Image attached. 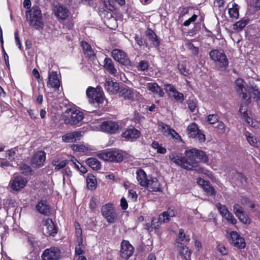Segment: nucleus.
I'll list each match as a JSON object with an SVG mask.
<instances>
[{
    "label": "nucleus",
    "instance_id": "f257e3e1",
    "mask_svg": "<svg viewBox=\"0 0 260 260\" xmlns=\"http://www.w3.org/2000/svg\"><path fill=\"white\" fill-rule=\"evenodd\" d=\"M185 156L180 157L174 153L170 155L169 158L171 161L181 168L186 170H192L198 166L200 161L206 162L208 158L204 152L196 149H191L186 150Z\"/></svg>",
    "mask_w": 260,
    "mask_h": 260
},
{
    "label": "nucleus",
    "instance_id": "f03ea898",
    "mask_svg": "<svg viewBox=\"0 0 260 260\" xmlns=\"http://www.w3.org/2000/svg\"><path fill=\"white\" fill-rule=\"evenodd\" d=\"M26 20L30 26L36 29L43 28L44 23L40 8L38 6H34L30 9L26 11Z\"/></svg>",
    "mask_w": 260,
    "mask_h": 260
},
{
    "label": "nucleus",
    "instance_id": "7ed1b4c3",
    "mask_svg": "<svg viewBox=\"0 0 260 260\" xmlns=\"http://www.w3.org/2000/svg\"><path fill=\"white\" fill-rule=\"evenodd\" d=\"M101 214L110 223L115 222L118 219V213L114 205L111 203H107L102 206Z\"/></svg>",
    "mask_w": 260,
    "mask_h": 260
},
{
    "label": "nucleus",
    "instance_id": "20e7f679",
    "mask_svg": "<svg viewBox=\"0 0 260 260\" xmlns=\"http://www.w3.org/2000/svg\"><path fill=\"white\" fill-rule=\"evenodd\" d=\"M86 93L90 104H102L104 101V93L100 89L89 86Z\"/></svg>",
    "mask_w": 260,
    "mask_h": 260
},
{
    "label": "nucleus",
    "instance_id": "39448f33",
    "mask_svg": "<svg viewBox=\"0 0 260 260\" xmlns=\"http://www.w3.org/2000/svg\"><path fill=\"white\" fill-rule=\"evenodd\" d=\"M209 55L211 60L216 62L220 68L228 67L229 60L223 51L214 49L210 52Z\"/></svg>",
    "mask_w": 260,
    "mask_h": 260
},
{
    "label": "nucleus",
    "instance_id": "423d86ee",
    "mask_svg": "<svg viewBox=\"0 0 260 260\" xmlns=\"http://www.w3.org/2000/svg\"><path fill=\"white\" fill-rule=\"evenodd\" d=\"M177 214V211L174 207L168 208L167 211L163 212L160 214L157 219V224H155L154 220H153V224L154 229H158L161 223H167L170 221L171 217H174Z\"/></svg>",
    "mask_w": 260,
    "mask_h": 260
},
{
    "label": "nucleus",
    "instance_id": "0eeeda50",
    "mask_svg": "<svg viewBox=\"0 0 260 260\" xmlns=\"http://www.w3.org/2000/svg\"><path fill=\"white\" fill-rule=\"evenodd\" d=\"M61 254V251L59 248L52 246L43 251L41 258L42 260H59Z\"/></svg>",
    "mask_w": 260,
    "mask_h": 260
},
{
    "label": "nucleus",
    "instance_id": "6e6552de",
    "mask_svg": "<svg viewBox=\"0 0 260 260\" xmlns=\"http://www.w3.org/2000/svg\"><path fill=\"white\" fill-rule=\"evenodd\" d=\"M189 137L196 139L200 142H203L206 140V137L201 130H200L198 125L195 123L190 124L187 128Z\"/></svg>",
    "mask_w": 260,
    "mask_h": 260
},
{
    "label": "nucleus",
    "instance_id": "1a4fd4ad",
    "mask_svg": "<svg viewBox=\"0 0 260 260\" xmlns=\"http://www.w3.org/2000/svg\"><path fill=\"white\" fill-rule=\"evenodd\" d=\"M101 157L106 161L120 162L123 160V153L119 150L109 151L101 154Z\"/></svg>",
    "mask_w": 260,
    "mask_h": 260
},
{
    "label": "nucleus",
    "instance_id": "9d476101",
    "mask_svg": "<svg viewBox=\"0 0 260 260\" xmlns=\"http://www.w3.org/2000/svg\"><path fill=\"white\" fill-rule=\"evenodd\" d=\"M65 119V122L71 125H76L81 122L84 117L82 112L70 110Z\"/></svg>",
    "mask_w": 260,
    "mask_h": 260
},
{
    "label": "nucleus",
    "instance_id": "9b49d317",
    "mask_svg": "<svg viewBox=\"0 0 260 260\" xmlns=\"http://www.w3.org/2000/svg\"><path fill=\"white\" fill-rule=\"evenodd\" d=\"M100 128L103 132L115 134L119 131V126L116 121H106L102 123Z\"/></svg>",
    "mask_w": 260,
    "mask_h": 260
},
{
    "label": "nucleus",
    "instance_id": "f8f14e48",
    "mask_svg": "<svg viewBox=\"0 0 260 260\" xmlns=\"http://www.w3.org/2000/svg\"><path fill=\"white\" fill-rule=\"evenodd\" d=\"M27 183V180L21 176L14 177L10 182L11 188L13 190L19 191L24 187Z\"/></svg>",
    "mask_w": 260,
    "mask_h": 260
},
{
    "label": "nucleus",
    "instance_id": "ddd939ff",
    "mask_svg": "<svg viewBox=\"0 0 260 260\" xmlns=\"http://www.w3.org/2000/svg\"><path fill=\"white\" fill-rule=\"evenodd\" d=\"M112 57L119 63L126 64L129 62V60L126 53L122 50L114 49L111 52Z\"/></svg>",
    "mask_w": 260,
    "mask_h": 260
},
{
    "label": "nucleus",
    "instance_id": "4468645a",
    "mask_svg": "<svg viewBox=\"0 0 260 260\" xmlns=\"http://www.w3.org/2000/svg\"><path fill=\"white\" fill-rule=\"evenodd\" d=\"M134 252V247L128 241H123L121 244L120 255L122 257L127 259Z\"/></svg>",
    "mask_w": 260,
    "mask_h": 260
},
{
    "label": "nucleus",
    "instance_id": "2eb2a0df",
    "mask_svg": "<svg viewBox=\"0 0 260 260\" xmlns=\"http://www.w3.org/2000/svg\"><path fill=\"white\" fill-rule=\"evenodd\" d=\"M230 237L232 244L236 247L242 249L245 247V240L241 237L237 232H232Z\"/></svg>",
    "mask_w": 260,
    "mask_h": 260
},
{
    "label": "nucleus",
    "instance_id": "dca6fc26",
    "mask_svg": "<svg viewBox=\"0 0 260 260\" xmlns=\"http://www.w3.org/2000/svg\"><path fill=\"white\" fill-rule=\"evenodd\" d=\"M198 184L202 186L204 191L210 196H214L216 194V191L214 187L211 186L209 181L205 180L202 178H199L197 179Z\"/></svg>",
    "mask_w": 260,
    "mask_h": 260
},
{
    "label": "nucleus",
    "instance_id": "f3484780",
    "mask_svg": "<svg viewBox=\"0 0 260 260\" xmlns=\"http://www.w3.org/2000/svg\"><path fill=\"white\" fill-rule=\"evenodd\" d=\"M46 153L45 152L39 151L34 154L32 158V163L36 167H40L44 165Z\"/></svg>",
    "mask_w": 260,
    "mask_h": 260
},
{
    "label": "nucleus",
    "instance_id": "a211bd4d",
    "mask_svg": "<svg viewBox=\"0 0 260 260\" xmlns=\"http://www.w3.org/2000/svg\"><path fill=\"white\" fill-rule=\"evenodd\" d=\"M122 136L127 140L133 141L140 137V132L135 128H128L122 133Z\"/></svg>",
    "mask_w": 260,
    "mask_h": 260
},
{
    "label": "nucleus",
    "instance_id": "6ab92c4d",
    "mask_svg": "<svg viewBox=\"0 0 260 260\" xmlns=\"http://www.w3.org/2000/svg\"><path fill=\"white\" fill-rule=\"evenodd\" d=\"M60 84V82L58 78L56 72H49L48 74V81L47 86L51 87L55 89H58Z\"/></svg>",
    "mask_w": 260,
    "mask_h": 260
},
{
    "label": "nucleus",
    "instance_id": "aec40b11",
    "mask_svg": "<svg viewBox=\"0 0 260 260\" xmlns=\"http://www.w3.org/2000/svg\"><path fill=\"white\" fill-rule=\"evenodd\" d=\"M105 88L108 92L111 94H115L119 90L118 83L116 82H113L109 78L106 80Z\"/></svg>",
    "mask_w": 260,
    "mask_h": 260
},
{
    "label": "nucleus",
    "instance_id": "412c9836",
    "mask_svg": "<svg viewBox=\"0 0 260 260\" xmlns=\"http://www.w3.org/2000/svg\"><path fill=\"white\" fill-rule=\"evenodd\" d=\"M103 67L107 72L110 74L114 76H116L117 75V70L115 68L114 64L110 58L106 57L105 58Z\"/></svg>",
    "mask_w": 260,
    "mask_h": 260
},
{
    "label": "nucleus",
    "instance_id": "4be33fe9",
    "mask_svg": "<svg viewBox=\"0 0 260 260\" xmlns=\"http://www.w3.org/2000/svg\"><path fill=\"white\" fill-rule=\"evenodd\" d=\"M45 234L47 236H54L57 232V228L55 226L52 220L48 218L45 221Z\"/></svg>",
    "mask_w": 260,
    "mask_h": 260
},
{
    "label": "nucleus",
    "instance_id": "5701e85b",
    "mask_svg": "<svg viewBox=\"0 0 260 260\" xmlns=\"http://www.w3.org/2000/svg\"><path fill=\"white\" fill-rule=\"evenodd\" d=\"M146 183L147 185H145L144 187H147L150 191H157L160 189V183L158 179L155 177L149 176V179L146 182Z\"/></svg>",
    "mask_w": 260,
    "mask_h": 260
},
{
    "label": "nucleus",
    "instance_id": "b1692460",
    "mask_svg": "<svg viewBox=\"0 0 260 260\" xmlns=\"http://www.w3.org/2000/svg\"><path fill=\"white\" fill-rule=\"evenodd\" d=\"M81 137L80 132H74L69 133L62 136V140L65 143H74L80 139Z\"/></svg>",
    "mask_w": 260,
    "mask_h": 260
},
{
    "label": "nucleus",
    "instance_id": "393cba45",
    "mask_svg": "<svg viewBox=\"0 0 260 260\" xmlns=\"http://www.w3.org/2000/svg\"><path fill=\"white\" fill-rule=\"evenodd\" d=\"M54 13L57 17L63 20L68 17L69 15V10L67 7L62 5H58L55 7Z\"/></svg>",
    "mask_w": 260,
    "mask_h": 260
},
{
    "label": "nucleus",
    "instance_id": "a878e982",
    "mask_svg": "<svg viewBox=\"0 0 260 260\" xmlns=\"http://www.w3.org/2000/svg\"><path fill=\"white\" fill-rule=\"evenodd\" d=\"M37 210L42 214L49 215L50 213V207L45 201L41 200L36 205Z\"/></svg>",
    "mask_w": 260,
    "mask_h": 260
},
{
    "label": "nucleus",
    "instance_id": "bb28decb",
    "mask_svg": "<svg viewBox=\"0 0 260 260\" xmlns=\"http://www.w3.org/2000/svg\"><path fill=\"white\" fill-rule=\"evenodd\" d=\"M148 89L153 93L158 94L160 97H163L165 93L161 88L156 83H148L147 85Z\"/></svg>",
    "mask_w": 260,
    "mask_h": 260
},
{
    "label": "nucleus",
    "instance_id": "cd10ccee",
    "mask_svg": "<svg viewBox=\"0 0 260 260\" xmlns=\"http://www.w3.org/2000/svg\"><path fill=\"white\" fill-rule=\"evenodd\" d=\"M137 179L139 184L142 186H145L147 185L146 182L149 179L147 176L146 173L141 169H138L136 172Z\"/></svg>",
    "mask_w": 260,
    "mask_h": 260
},
{
    "label": "nucleus",
    "instance_id": "c85d7f7f",
    "mask_svg": "<svg viewBox=\"0 0 260 260\" xmlns=\"http://www.w3.org/2000/svg\"><path fill=\"white\" fill-rule=\"evenodd\" d=\"M120 95L125 99L132 101L134 98L135 92L133 89L128 87H125L120 90Z\"/></svg>",
    "mask_w": 260,
    "mask_h": 260
},
{
    "label": "nucleus",
    "instance_id": "c756f323",
    "mask_svg": "<svg viewBox=\"0 0 260 260\" xmlns=\"http://www.w3.org/2000/svg\"><path fill=\"white\" fill-rule=\"evenodd\" d=\"M245 136L247 142L250 145L255 147H258L260 146L259 140L254 137L252 134L247 132L245 133Z\"/></svg>",
    "mask_w": 260,
    "mask_h": 260
},
{
    "label": "nucleus",
    "instance_id": "7c9ffc66",
    "mask_svg": "<svg viewBox=\"0 0 260 260\" xmlns=\"http://www.w3.org/2000/svg\"><path fill=\"white\" fill-rule=\"evenodd\" d=\"M81 46L86 57L89 58H94V52L90 45L86 42L82 41Z\"/></svg>",
    "mask_w": 260,
    "mask_h": 260
},
{
    "label": "nucleus",
    "instance_id": "2f4dec72",
    "mask_svg": "<svg viewBox=\"0 0 260 260\" xmlns=\"http://www.w3.org/2000/svg\"><path fill=\"white\" fill-rule=\"evenodd\" d=\"M146 36L148 37V40L151 41L153 45L158 48L160 45V42L158 40L157 35L154 31L151 29H149L146 31Z\"/></svg>",
    "mask_w": 260,
    "mask_h": 260
},
{
    "label": "nucleus",
    "instance_id": "473e14b6",
    "mask_svg": "<svg viewBox=\"0 0 260 260\" xmlns=\"http://www.w3.org/2000/svg\"><path fill=\"white\" fill-rule=\"evenodd\" d=\"M229 14L230 17L233 19H237L239 17L238 5L235 3H232L228 5Z\"/></svg>",
    "mask_w": 260,
    "mask_h": 260
},
{
    "label": "nucleus",
    "instance_id": "72a5a7b5",
    "mask_svg": "<svg viewBox=\"0 0 260 260\" xmlns=\"http://www.w3.org/2000/svg\"><path fill=\"white\" fill-rule=\"evenodd\" d=\"M239 112L242 117L245 119V120L248 124L252 125V120L248 116V114L247 113V107L246 105H241L240 107Z\"/></svg>",
    "mask_w": 260,
    "mask_h": 260
},
{
    "label": "nucleus",
    "instance_id": "f704fd0d",
    "mask_svg": "<svg viewBox=\"0 0 260 260\" xmlns=\"http://www.w3.org/2000/svg\"><path fill=\"white\" fill-rule=\"evenodd\" d=\"M87 187L90 190H94L96 187V180L95 176L92 174L88 175L86 178Z\"/></svg>",
    "mask_w": 260,
    "mask_h": 260
},
{
    "label": "nucleus",
    "instance_id": "c9c22d12",
    "mask_svg": "<svg viewBox=\"0 0 260 260\" xmlns=\"http://www.w3.org/2000/svg\"><path fill=\"white\" fill-rule=\"evenodd\" d=\"M249 19L243 18L235 23L233 25V29L237 31L242 30L247 24Z\"/></svg>",
    "mask_w": 260,
    "mask_h": 260
},
{
    "label": "nucleus",
    "instance_id": "e433bc0d",
    "mask_svg": "<svg viewBox=\"0 0 260 260\" xmlns=\"http://www.w3.org/2000/svg\"><path fill=\"white\" fill-rule=\"evenodd\" d=\"M86 164L92 169L98 170L101 168L100 162L95 158L91 157L87 159Z\"/></svg>",
    "mask_w": 260,
    "mask_h": 260
},
{
    "label": "nucleus",
    "instance_id": "4c0bfd02",
    "mask_svg": "<svg viewBox=\"0 0 260 260\" xmlns=\"http://www.w3.org/2000/svg\"><path fill=\"white\" fill-rule=\"evenodd\" d=\"M180 253L186 260L190 259L191 251L188 250V247L184 246H181L180 250Z\"/></svg>",
    "mask_w": 260,
    "mask_h": 260
},
{
    "label": "nucleus",
    "instance_id": "58836bf2",
    "mask_svg": "<svg viewBox=\"0 0 260 260\" xmlns=\"http://www.w3.org/2000/svg\"><path fill=\"white\" fill-rule=\"evenodd\" d=\"M198 101L194 98H190L187 101L188 107L190 109V111L193 112L195 109L197 108Z\"/></svg>",
    "mask_w": 260,
    "mask_h": 260
},
{
    "label": "nucleus",
    "instance_id": "ea45409f",
    "mask_svg": "<svg viewBox=\"0 0 260 260\" xmlns=\"http://www.w3.org/2000/svg\"><path fill=\"white\" fill-rule=\"evenodd\" d=\"M78 244L75 247V254L80 255L84 253L82 239L80 238L78 240Z\"/></svg>",
    "mask_w": 260,
    "mask_h": 260
},
{
    "label": "nucleus",
    "instance_id": "a19ab883",
    "mask_svg": "<svg viewBox=\"0 0 260 260\" xmlns=\"http://www.w3.org/2000/svg\"><path fill=\"white\" fill-rule=\"evenodd\" d=\"M151 146L152 148L155 149H156L157 152L160 154H165L167 152L166 149L165 147H163L159 144L156 142L154 141L152 143Z\"/></svg>",
    "mask_w": 260,
    "mask_h": 260
},
{
    "label": "nucleus",
    "instance_id": "79ce46f5",
    "mask_svg": "<svg viewBox=\"0 0 260 260\" xmlns=\"http://www.w3.org/2000/svg\"><path fill=\"white\" fill-rule=\"evenodd\" d=\"M236 216L243 223L246 224L250 222V219L245 212L237 215Z\"/></svg>",
    "mask_w": 260,
    "mask_h": 260
},
{
    "label": "nucleus",
    "instance_id": "37998d69",
    "mask_svg": "<svg viewBox=\"0 0 260 260\" xmlns=\"http://www.w3.org/2000/svg\"><path fill=\"white\" fill-rule=\"evenodd\" d=\"M175 101L178 102L182 103L184 100L183 94L177 90L171 95Z\"/></svg>",
    "mask_w": 260,
    "mask_h": 260
},
{
    "label": "nucleus",
    "instance_id": "c03bdc74",
    "mask_svg": "<svg viewBox=\"0 0 260 260\" xmlns=\"http://www.w3.org/2000/svg\"><path fill=\"white\" fill-rule=\"evenodd\" d=\"M235 84L238 92H243V90H246V88L244 86V81L242 79L239 78L237 79Z\"/></svg>",
    "mask_w": 260,
    "mask_h": 260
},
{
    "label": "nucleus",
    "instance_id": "a18cd8bd",
    "mask_svg": "<svg viewBox=\"0 0 260 260\" xmlns=\"http://www.w3.org/2000/svg\"><path fill=\"white\" fill-rule=\"evenodd\" d=\"M216 207L222 217L225 216L226 214L230 212L225 206L222 205L220 203L216 204Z\"/></svg>",
    "mask_w": 260,
    "mask_h": 260
},
{
    "label": "nucleus",
    "instance_id": "49530a36",
    "mask_svg": "<svg viewBox=\"0 0 260 260\" xmlns=\"http://www.w3.org/2000/svg\"><path fill=\"white\" fill-rule=\"evenodd\" d=\"M159 128L161 132L166 136H168V134L171 130L170 126L164 124V123H160L159 124Z\"/></svg>",
    "mask_w": 260,
    "mask_h": 260
},
{
    "label": "nucleus",
    "instance_id": "de8ad7c7",
    "mask_svg": "<svg viewBox=\"0 0 260 260\" xmlns=\"http://www.w3.org/2000/svg\"><path fill=\"white\" fill-rule=\"evenodd\" d=\"M223 217H224L228 222L232 224H235L237 223L236 219L230 212H229L228 213H226L225 216H224Z\"/></svg>",
    "mask_w": 260,
    "mask_h": 260
},
{
    "label": "nucleus",
    "instance_id": "09e8293b",
    "mask_svg": "<svg viewBox=\"0 0 260 260\" xmlns=\"http://www.w3.org/2000/svg\"><path fill=\"white\" fill-rule=\"evenodd\" d=\"M164 89L167 93L171 96L176 90L175 86L171 84H166L164 85Z\"/></svg>",
    "mask_w": 260,
    "mask_h": 260
},
{
    "label": "nucleus",
    "instance_id": "8fccbe9b",
    "mask_svg": "<svg viewBox=\"0 0 260 260\" xmlns=\"http://www.w3.org/2000/svg\"><path fill=\"white\" fill-rule=\"evenodd\" d=\"M178 70L180 74L185 76H187L189 73V71L186 70V66L183 63H179L178 66Z\"/></svg>",
    "mask_w": 260,
    "mask_h": 260
},
{
    "label": "nucleus",
    "instance_id": "3c124183",
    "mask_svg": "<svg viewBox=\"0 0 260 260\" xmlns=\"http://www.w3.org/2000/svg\"><path fill=\"white\" fill-rule=\"evenodd\" d=\"M179 238L182 242H188L190 240L189 236H186L184 233V231L182 229L179 230Z\"/></svg>",
    "mask_w": 260,
    "mask_h": 260
},
{
    "label": "nucleus",
    "instance_id": "603ef678",
    "mask_svg": "<svg viewBox=\"0 0 260 260\" xmlns=\"http://www.w3.org/2000/svg\"><path fill=\"white\" fill-rule=\"evenodd\" d=\"M219 117L217 114H211L207 117V121L210 124H214L218 122Z\"/></svg>",
    "mask_w": 260,
    "mask_h": 260
},
{
    "label": "nucleus",
    "instance_id": "864d4df0",
    "mask_svg": "<svg viewBox=\"0 0 260 260\" xmlns=\"http://www.w3.org/2000/svg\"><path fill=\"white\" fill-rule=\"evenodd\" d=\"M16 151H17V149L16 148H14L9 150L7 152V156L10 160L12 161L15 159V156L16 153Z\"/></svg>",
    "mask_w": 260,
    "mask_h": 260
},
{
    "label": "nucleus",
    "instance_id": "5fc2aeb1",
    "mask_svg": "<svg viewBox=\"0 0 260 260\" xmlns=\"http://www.w3.org/2000/svg\"><path fill=\"white\" fill-rule=\"evenodd\" d=\"M217 129L219 131V133L223 134L225 133L226 127L224 123L222 121L218 122V124L216 126Z\"/></svg>",
    "mask_w": 260,
    "mask_h": 260
},
{
    "label": "nucleus",
    "instance_id": "6e6d98bb",
    "mask_svg": "<svg viewBox=\"0 0 260 260\" xmlns=\"http://www.w3.org/2000/svg\"><path fill=\"white\" fill-rule=\"evenodd\" d=\"M233 211L236 216L244 212L242 207L238 204L234 205Z\"/></svg>",
    "mask_w": 260,
    "mask_h": 260
},
{
    "label": "nucleus",
    "instance_id": "4d7b16f0",
    "mask_svg": "<svg viewBox=\"0 0 260 260\" xmlns=\"http://www.w3.org/2000/svg\"><path fill=\"white\" fill-rule=\"evenodd\" d=\"M68 162V160H61L57 165H56L54 167V170L57 172L61 169L64 168Z\"/></svg>",
    "mask_w": 260,
    "mask_h": 260
},
{
    "label": "nucleus",
    "instance_id": "13d9d810",
    "mask_svg": "<svg viewBox=\"0 0 260 260\" xmlns=\"http://www.w3.org/2000/svg\"><path fill=\"white\" fill-rule=\"evenodd\" d=\"M197 17L198 16L196 14H193L190 18H188L183 22V25L185 26H188L191 23L196 20Z\"/></svg>",
    "mask_w": 260,
    "mask_h": 260
},
{
    "label": "nucleus",
    "instance_id": "bf43d9fd",
    "mask_svg": "<svg viewBox=\"0 0 260 260\" xmlns=\"http://www.w3.org/2000/svg\"><path fill=\"white\" fill-rule=\"evenodd\" d=\"M251 91L254 98H256V100L260 101V91L256 86H252L251 87Z\"/></svg>",
    "mask_w": 260,
    "mask_h": 260
},
{
    "label": "nucleus",
    "instance_id": "052dcab7",
    "mask_svg": "<svg viewBox=\"0 0 260 260\" xmlns=\"http://www.w3.org/2000/svg\"><path fill=\"white\" fill-rule=\"evenodd\" d=\"M20 170L22 173L25 174H28L31 171V168L28 165L24 164L20 166Z\"/></svg>",
    "mask_w": 260,
    "mask_h": 260
},
{
    "label": "nucleus",
    "instance_id": "680f3d73",
    "mask_svg": "<svg viewBox=\"0 0 260 260\" xmlns=\"http://www.w3.org/2000/svg\"><path fill=\"white\" fill-rule=\"evenodd\" d=\"M246 90H243V92H238L240 94H242V100L245 101V103L248 104L250 102L251 98L248 96L246 93Z\"/></svg>",
    "mask_w": 260,
    "mask_h": 260
},
{
    "label": "nucleus",
    "instance_id": "e2e57ef3",
    "mask_svg": "<svg viewBox=\"0 0 260 260\" xmlns=\"http://www.w3.org/2000/svg\"><path fill=\"white\" fill-rule=\"evenodd\" d=\"M128 198L133 202H135L137 199V194L135 191L130 189L128 191Z\"/></svg>",
    "mask_w": 260,
    "mask_h": 260
},
{
    "label": "nucleus",
    "instance_id": "0e129e2a",
    "mask_svg": "<svg viewBox=\"0 0 260 260\" xmlns=\"http://www.w3.org/2000/svg\"><path fill=\"white\" fill-rule=\"evenodd\" d=\"M171 136L172 138H174L176 140H181V137L179 135V134L176 132V131L171 128V130H170V132L168 134V136Z\"/></svg>",
    "mask_w": 260,
    "mask_h": 260
},
{
    "label": "nucleus",
    "instance_id": "69168bd1",
    "mask_svg": "<svg viewBox=\"0 0 260 260\" xmlns=\"http://www.w3.org/2000/svg\"><path fill=\"white\" fill-rule=\"evenodd\" d=\"M76 227V235L78 237V240L80 238L82 239V230L80 227V225L78 223H75Z\"/></svg>",
    "mask_w": 260,
    "mask_h": 260
},
{
    "label": "nucleus",
    "instance_id": "338daca9",
    "mask_svg": "<svg viewBox=\"0 0 260 260\" xmlns=\"http://www.w3.org/2000/svg\"><path fill=\"white\" fill-rule=\"evenodd\" d=\"M218 250L222 255H225L228 253V250L226 249L224 246L222 244H219L217 246Z\"/></svg>",
    "mask_w": 260,
    "mask_h": 260
},
{
    "label": "nucleus",
    "instance_id": "774afa93",
    "mask_svg": "<svg viewBox=\"0 0 260 260\" xmlns=\"http://www.w3.org/2000/svg\"><path fill=\"white\" fill-rule=\"evenodd\" d=\"M135 40L136 43L140 46H143L144 44V41L143 39L138 35H136L135 36Z\"/></svg>",
    "mask_w": 260,
    "mask_h": 260
}]
</instances>
